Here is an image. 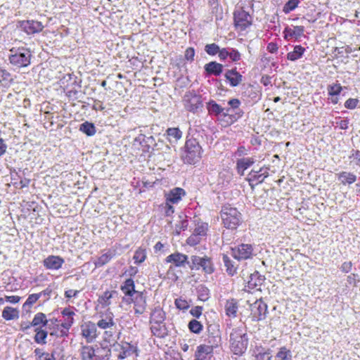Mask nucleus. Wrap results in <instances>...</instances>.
Wrapping results in <instances>:
<instances>
[{
  "mask_svg": "<svg viewBox=\"0 0 360 360\" xmlns=\"http://www.w3.org/2000/svg\"><path fill=\"white\" fill-rule=\"evenodd\" d=\"M63 328L60 326L57 325L56 327L51 328L49 326L47 327V328L49 330V333L51 336H56V337H63L67 335V331L62 329Z\"/></svg>",
  "mask_w": 360,
  "mask_h": 360,
  "instance_id": "43",
  "label": "nucleus"
},
{
  "mask_svg": "<svg viewBox=\"0 0 360 360\" xmlns=\"http://www.w3.org/2000/svg\"><path fill=\"white\" fill-rule=\"evenodd\" d=\"M219 46L214 43L207 44L205 47V51L210 56L216 55L219 52Z\"/></svg>",
  "mask_w": 360,
  "mask_h": 360,
  "instance_id": "51",
  "label": "nucleus"
},
{
  "mask_svg": "<svg viewBox=\"0 0 360 360\" xmlns=\"http://www.w3.org/2000/svg\"><path fill=\"white\" fill-rule=\"evenodd\" d=\"M253 248L250 244H240L231 248L232 256L238 259H247L252 257Z\"/></svg>",
  "mask_w": 360,
  "mask_h": 360,
  "instance_id": "8",
  "label": "nucleus"
},
{
  "mask_svg": "<svg viewBox=\"0 0 360 360\" xmlns=\"http://www.w3.org/2000/svg\"><path fill=\"white\" fill-rule=\"evenodd\" d=\"M359 103L357 98H349L345 103V107L347 109H354Z\"/></svg>",
  "mask_w": 360,
  "mask_h": 360,
  "instance_id": "58",
  "label": "nucleus"
},
{
  "mask_svg": "<svg viewBox=\"0 0 360 360\" xmlns=\"http://www.w3.org/2000/svg\"><path fill=\"white\" fill-rule=\"evenodd\" d=\"M160 210L166 216H171L174 212V208L172 203L168 202L165 200V203H162L160 206Z\"/></svg>",
  "mask_w": 360,
  "mask_h": 360,
  "instance_id": "46",
  "label": "nucleus"
},
{
  "mask_svg": "<svg viewBox=\"0 0 360 360\" xmlns=\"http://www.w3.org/2000/svg\"><path fill=\"white\" fill-rule=\"evenodd\" d=\"M42 263L48 270H58L65 263V260L58 255H49L43 260Z\"/></svg>",
  "mask_w": 360,
  "mask_h": 360,
  "instance_id": "12",
  "label": "nucleus"
},
{
  "mask_svg": "<svg viewBox=\"0 0 360 360\" xmlns=\"http://www.w3.org/2000/svg\"><path fill=\"white\" fill-rule=\"evenodd\" d=\"M304 27L303 26L287 27L283 31L284 38L287 40L290 39H297L304 35Z\"/></svg>",
  "mask_w": 360,
  "mask_h": 360,
  "instance_id": "20",
  "label": "nucleus"
},
{
  "mask_svg": "<svg viewBox=\"0 0 360 360\" xmlns=\"http://www.w3.org/2000/svg\"><path fill=\"white\" fill-rule=\"evenodd\" d=\"M202 148L198 141L191 139L186 141L181 158L185 163L195 164L201 158Z\"/></svg>",
  "mask_w": 360,
  "mask_h": 360,
  "instance_id": "2",
  "label": "nucleus"
},
{
  "mask_svg": "<svg viewBox=\"0 0 360 360\" xmlns=\"http://www.w3.org/2000/svg\"><path fill=\"white\" fill-rule=\"evenodd\" d=\"M134 288V282L131 278L127 279L124 283V285L121 287V290L124 294L130 297H132L134 295H135V292H138L136 291Z\"/></svg>",
  "mask_w": 360,
  "mask_h": 360,
  "instance_id": "35",
  "label": "nucleus"
},
{
  "mask_svg": "<svg viewBox=\"0 0 360 360\" xmlns=\"http://www.w3.org/2000/svg\"><path fill=\"white\" fill-rule=\"evenodd\" d=\"M100 319L97 322L96 327L98 326L101 329H110L115 326L114 315L110 311H107L105 314H102L100 316Z\"/></svg>",
  "mask_w": 360,
  "mask_h": 360,
  "instance_id": "16",
  "label": "nucleus"
},
{
  "mask_svg": "<svg viewBox=\"0 0 360 360\" xmlns=\"http://www.w3.org/2000/svg\"><path fill=\"white\" fill-rule=\"evenodd\" d=\"M250 310L253 321L262 320L266 317L267 305L263 301L259 300L251 304Z\"/></svg>",
  "mask_w": 360,
  "mask_h": 360,
  "instance_id": "11",
  "label": "nucleus"
},
{
  "mask_svg": "<svg viewBox=\"0 0 360 360\" xmlns=\"http://www.w3.org/2000/svg\"><path fill=\"white\" fill-rule=\"evenodd\" d=\"M116 255V250L108 249L103 253L94 262L96 267H101L108 264Z\"/></svg>",
  "mask_w": 360,
  "mask_h": 360,
  "instance_id": "24",
  "label": "nucleus"
},
{
  "mask_svg": "<svg viewBox=\"0 0 360 360\" xmlns=\"http://www.w3.org/2000/svg\"><path fill=\"white\" fill-rule=\"evenodd\" d=\"M342 90V86L340 84H332L328 86V94L331 96H337Z\"/></svg>",
  "mask_w": 360,
  "mask_h": 360,
  "instance_id": "45",
  "label": "nucleus"
},
{
  "mask_svg": "<svg viewBox=\"0 0 360 360\" xmlns=\"http://www.w3.org/2000/svg\"><path fill=\"white\" fill-rule=\"evenodd\" d=\"M81 335L86 342H93L98 336L96 325L91 321L84 322L81 325Z\"/></svg>",
  "mask_w": 360,
  "mask_h": 360,
  "instance_id": "10",
  "label": "nucleus"
},
{
  "mask_svg": "<svg viewBox=\"0 0 360 360\" xmlns=\"http://www.w3.org/2000/svg\"><path fill=\"white\" fill-rule=\"evenodd\" d=\"M189 330L194 333H200L202 330V325L195 319L191 320L188 323Z\"/></svg>",
  "mask_w": 360,
  "mask_h": 360,
  "instance_id": "44",
  "label": "nucleus"
},
{
  "mask_svg": "<svg viewBox=\"0 0 360 360\" xmlns=\"http://www.w3.org/2000/svg\"><path fill=\"white\" fill-rule=\"evenodd\" d=\"M117 295V292L115 290L105 291L98 297V303L103 308L107 307L111 304V299Z\"/></svg>",
  "mask_w": 360,
  "mask_h": 360,
  "instance_id": "27",
  "label": "nucleus"
},
{
  "mask_svg": "<svg viewBox=\"0 0 360 360\" xmlns=\"http://www.w3.org/2000/svg\"><path fill=\"white\" fill-rule=\"evenodd\" d=\"M231 349L234 354L242 355L247 349L248 338L242 327L233 328L230 334Z\"/></svg>",
  "mask_w": 360,
  "mask_h": 360,
  "instance_id": "1",
  "label": "nucleus"
},
{
  "mask_svg": "<svg viewBox=\"0 0 360 360\" xmlns=\"http://www.w3.org/2000/svg\"><path fill=\"white\" fill-rule=\"evenodd\" d=\"M155 145V141L153 136H146L145 135V145L143 152H146L149 150L150 148L154 146Z\"/></svg>",
  "mask_w": 360,
  "mask_h": 360,
  "instance_id": "56",
  "label": "nucleus"
},
{
  "mask_svg": "<svg viewBox=\"0 0 360 360\" xmlns=\"http://www.w3.org/2000/svg\"><path fill=\"white\" fill-rule=\"evenodd\" d=\"M200 239L201 238L199 236L193 233L188 238L186 242L189 245H195L200 242Z\"/></svg>",
  "mask_w": 360,
  "mask_h": 360,
  "instance_id": "59",
  "label": "nucleus"
},
{
  "mask_svg": "<svg viewBox=\"0 0 360 360\" xmlns=\"http://www.w3.org/2000/svg\"><path fill=\"white\" fill-rule=\"evenodd\" d=\"M223 262L226 266V271L230 276H233L236 273L237 268L235 266L234 263L226 255H223Z\"/></svg>",
  "mask_w": 360,
  "mask_h": 360,
  "instance_id": "40",
  "label": "nucleus"
},
{
  "mask_svg": "<svg viewBox=\"0 0 360 360\" xmlns=\"http://www.w3.org/2000/svg\"><path fill=\"white\" fill-rule=\"evenodd\" d=\"M73 323H74L73 316H69V317H66L65 323H62L61 326L63 328H65L66 330V331L68 332V330L72 326Z\"/></svg>",
  "mask_w": 360,
  "mask_h": 360,
  "instance_id": "61",
  "label": "nucleus"
},
{
  "mask_svg": "<svg viewBox=\"0 0 360 360\" xmlns=\"http://www.w3.org/2000/svg\"><path fill=\"white\" fill-rule=\"evenodd\" d=\"M150 330L152 333L158 338H164L167 335L165 322L150 323Z\"/></svg>",
  "mask_w": 360,
  "mask_h": 360,
  "instance_id": "25",
  "label": "nucleus"
},
{
  "mask_svg": "<svg viewBox=\"0 0 360 360\" xmlns=\"http://www.w3.org/2000/svg\"><path fill=\"white\" fill-rule=\"evenodd\" d=\"M219 58L221 60H224L229 57V48H224L222 49H219Z\"/></svg>",
  "mask_w": 360,
  "mask_h": 360,
  "instance_id": "63",
  "label": "nucleus"
},
{
  "mask_svg": "<svg viewBox=\"0 0 360 360\" xmlns=\"http://www.w3.org/2000/svg\"><path fill=\"white\" fill-rule=\"evenodd\" d=\"M225 77L229 80L231 86H238L242 81V75L236 70H228L225 74Z\"/></svg>",
  "mask_w": 360,
  "mask_h": 360,
  "instance_id": "28",
  "label": "nucleus"
},
{
  "mask_svg": "<svg viewBox=\"0 0 360 360\" xmlns=\"http://www.w3.org/2000/svg\"><path fill=\"white\" fill-rule=\"evenodd\" d=\"M175 305L178 309L182 310L187 309L189 307L188 302L181 298H178L175 300Z\"/></svg>",
  "mask_w": 360,
  "mask_h": 360,
  "instance_id": "57",
  "label": "nucleus"
},
{
  "mask_svg": "<svg viewBox=\"0 0 360 360\" xmlns=\"http://www.w3.org/2000/svg\"><path fill=\"white\" fill-rule=\"evenodd\" d=\"M9 61L17 68L27 67L30 64L32 54L29 49L25 47L12 48L10 50Z\"/></svg>",
  "mask_w": 360,
  "mask_h": 360,
  "instance_id": "4",
  "label": "nucleus"
},
{
  "mask_svg": "<svg viewBox=\"0 0 360 360\" xmlns=\"http://www.w3.org/2000/svg\"><path fill=\"white\" fill-rule=\"evenodd\" d=\"M146 257V253L145 250L143 249H138L134 255V259L135 261V263L140 264L143 262Z\"/></svg>",
  "mask_w": 360,
  "mask_h": 360,
  "instance_id": "50",
  "label": "nucleus"
},
{
  "mask_svg": "<svg viewBox=\"0 0 360 360\" xmlns=\"http://www.w3.org/2000/svg\"><path fill=\"white\" fill-rule=\"evenodd\" d=\"M240 103L238 98L229 101L228 104L230 107L226 108V112H224V118H227V120H226V124H233L243 116V111L239 108Z\"/></svg>",
  "mask_w": 360,
  "mask_h": 360,
  "instance_id": "5",
  "label": "nucleus"
},
{
  "mask_svg": "<svg viewBox=\"0 0 360 360\" xmlns=\"http://www.w3.org/2000/svg\"><path fill=\"white\" fill-rule=\"evenodd\" d=\"M272 356L269 351L260 352L256 356V360H271Z\"/></svg>",
  "mask_w": 360,
  "mask_h": 360,
  "instance_id": "60",
  "label": "nucleus"
},
{
  "mask_svg": "<svg viewBox=\"0 0 360 360\" xmlns=\"http://www.w3.org/2000/svg\"><path fill=\"white\" fill-rule=\"evenodd\" d=\"M212 346L200 345L195 353V360H207V356L212 353Z\"/></svg>",
  "mask_w": 360,
  "mask_h": 360,
  "instance_id": "26",
  "label": "nucleus"
},
{
  "mask_svg": "<svg viewBox=\"0 0 360 360\" xmlns=\"http://www.w3.org/2000/svg\"><path fill=\"white\" fill-rule=\"evenodd\" d=\"M209 346H212V349L214 347H218V345L221 343V336L217 334L216 335H210L207 339Z\"/></svg>",
  "mask_w": 360,
  "mask_h": 360,
  "instance_id": "54",
  "label": "nucleus"
},
{
  "mask_svg": "<svg viewBox=\"0 0 360 360\" xmlns=\"http://www.w3.org/2000/svg\"><path fill=\"white\" fill-rule=\"evenodd\" d=\"M253 157H243L236 160V169L240 176L245 174V171L250 168L255 162Z\"/></svg>",
  "mask_w": 360,
  "mask_h": 360,
  "instance_id": "17",
  "label": "nucleus"
},
{
  "mask_svg": "<svg viewBox=\"0 0 360 360\" xmlns=\"http://www.w3.org/2000/svg\"><path fill=\"white\" fill-rule=\"evenodd\" d=\"M195 56V51L193 48H188L185 51V58L188 60H193Z\"/></svg>",
  "mask_w": 360,
  "mask_h": 360,
  "instance_id": "64",
  "label": "nucleus"
},
{
  "mask_svg": "<svg viewBox=\"0 0 360 360\" xmlns=\"http://www.w3.org/2000/svg\"><path fill=\"white\" fill-rule=\"evenodd\" d=\"M31 325L34 327V328H42L48 325V320L46 314L41 312L37 313L31 321Z\"/></svg>",
  "mask_w": 360,
  "mask_h": 360,
  "instance_id": "29",
  "label": "nucleus"
},
{
  "mask_svg": "<svg viewBox=\"0 0 360 360\" xmlns=\"http://www.w3.org/2000/svg\"><path fill=\"white\" fill-rule=\"evenodd\" d=\"M134 302V309L136 314H142L146 309V297L142 292H135L131 297Z\"/></svg>",
  "mask_w": 360,
  "mask_h": 360,
  "instance_id": "15",
  "label": "nucleus"
},
{
  "mask_svg": "<svg viewBox=\"0 0 360 360\" xmlns=\"http://www.w3.org/2000/svg\"><path fill=\"white\" fill-rule=\"evenodd\" d=\"M80 356L82 360H94L96 356L95 349L92 346H83L80 349Z\"/></svg>",
  "mask_w": 360,
  "mask_h": 360,
  "instance_id": "32",
  "label": "nucleus"
},
{
  "mask_svg": "<svg viewBox=\"0 0 360 360\" xmlns=\"http://www.w3.org/2000/svg\"><path fill=\"white\" fill-rule=\"evenodd\" d=\"M167 263H172L176 266H184L188 264V256L179 252H174L169 255L165 259Z\"/></svg>",
  "mask_w": 360,
  "mask_h": 360,
  "instance_id": "19",
  "label": "nucleus"
},
{
  "mask_svg": "<svg viewBox=\"0 0 360 360\" xmlns=\"http://www.w3.org/2000/svg\"><path fill=\"white\" fill-rule=\"evenodd\" d=\"M117 347L121 350L117 355L119 359H124L136 352V347L127 342L117 345Z\"/></svg>",
  "mask_w": 360,
  "mask_h": 360,
  "instance_id": "22",
  "label": "nucleus"
},
{
  "mask_svg": "<svg viewBox=\"0 0 360 360\" xmlns=\"http://www.w3.org/2000/svg\"><path fill=\"white\" fill-rule=\"evenodd\" d=\"M165 319V313L161 308H155L150 315V323L164 322Z\"/></svg>",
  "mask_w": 360,
  "mask_h": 360,
  "instance_id": "37",
  "label": "nucleus"
},
{
  "mask_svg": "<svg viewBox=\"0 0 360 360\" xmlns=\"http://www.w3.org/2000/svg\"><path fill=\"white\" fill-rule=\"evenodd\" d=\"M167 135L169 142H176L182 136V132L179 128H169L167 130Z\"/></svg>",
  "mask_w": 360,
  "mask_h": 360,
  "instance_id": "39",
  "label": "nucleus"
},
{
  "mask_svg": "<svg viewBox=\"0 0 360 360\" xmlns=\"http://www.w3.org/2000/svg\"><path fill=\"white\" fill-rule=\"evenodd\" d=\"M264 279L258 274V273L251 274L250 280L248 282V287L250 289L257 288L260 287Z\"/></svg>",
  "mask_w": 360,
  "mask_h": 360,
  "instance_id": "38",
  "label": "nucleus"
},
{
  "mask_svg": "<svg viewBox=\"0 0 360 360\" xmlns=\"http://www.w3.org/2000/svg\"><path fill=\"white\" fill-rule=\"evenodd\" d=\"M186 194L181 188H174L165 193V200L172 204H177Z\"/></svg>",
  "mask_w": 360,
  "mask_h": 360,
  "instance_id": "18",
  "label": "nucleus"
},
{
  "mask_svg": "<svg viewBox=\"0 0 360 360\" xmlns=\"http://www.w3.org/2000/svg\"><path fill=\"white\" fill-rule=\"evenodd\" d=\"M202 307L199 306L195 307L190 310L191 314L196 318H199L202 315Z\"/></svg>",
  "mask_w": 360,
  "mask_h": 360,
  "instance_id": "62",
  "label": "nucleus"
},
{
  "mask_svg": "<svg viewBox=\"0 0 360 360\" xmlns=\"http://www.w3.org/2000/svg\"><path fill=\"white\" fill-rule=\"evenodd\" d=\"M207 231V224H198L195 229H194L193 233L199 236L200 238L202 236H205L206 235Z\"/></svg>",
  "mask_w": 360,
  "mask_h": 360,
  "instance_id": "49",
  "label": "nucleus"
},
{
  "mask_svg": "<svg viewBox=\"0 0 360 360\" xmlns=\"http://www.w3.org/2000/svg\"><path fill=\"white\" fill-rule=\"evenodd\" d=\"M238 310V303L236 299L231 298L226 301L224 304V311L226 315L230 319L237 317Z\"/></svg>",
  "mask_w": 360,
  "mask_h": 360,
  "instance_id": "21",
  "label": "nucleus"
},
{
  "mask_svg": "<svg viewBox=\"0 0 360 360\" xmlns=\"http://www.w3.org/2000/svg\"><path fill=\"white\" fill-rule=\"evenodd\" d=\"M305 52V49L300 45L294 47L293 51L287 54V59L290 61H295L301 58Z\"/></svg>",
  "mask_w": 360,
  "mask_h": 360,
  "instance_id": "31",
  "label": "nucleus"
},
{
  "mask_svg": "<svg viewBox=\"0 0 360 360\" xmlns=\"http://www.w3.org/2000/svg\"><path fill=\"white\" fill-rule=\"evenodd\" d=\"M221 218L222 223L226 229H235L241 221V214L235 207L230 205L222 207L221 210Z\"/></svg>",
  "mask_w": 360,
  "mask_h": 360,
  "instance_id": "3",
  "label": "nucleus"
},
{
  "mask_svg": "<svg viewBox=\"0 0 360 360\" xmlns=\"http://www.w3.org/2000/svg\"><path fill=\"white\" fill-rule=\"evenodd\" d=\"M184 103L185 108L191 112H194L202 105L200 96L196 94L194 91L186 93L184 97Z\"/></svg>",
  "mask_w": 360,
  "mask_h": 360,
  "instance_id": "9",
  "label": "nucleus"
},
{
  "mask_svg": "<svg viewBox=\"0 0 360 360\" xmlns=\"http://www.w3.org/2000/svg\"><path fill=\"white\" fill-rule=\"evenodd\" d=\"M21 29L27 34H33L40 32L44 28V25L41 22L35 20H25L20 22Z\"/></svg>",
  "mask_w": 360,
  "mask_h": 360,
  "instance_id": "13",
  "label": "nucleus"
},
{
  "mask_svg": "<svg viewBox=\"0 0 360 360\" xmlns=\"http://www.w3.org/2000/svg\"><path fill=\"white\" fill-rule=\"evenodd\" d=\"M35 335L34 337V342L37 344L45 345L46 344V338L49 333V331L41 328H34Z\"/></svg>",
  "mask_w": 360,
  "mask_h": 360,
  "instance_id": "36",
  "label": "nucleus"
},
{
  "mask_svg": "<svg viewBox=\"0 0 360 360\" xmlns=\"http://www.w3.org/2000/svg\"><path fill=\"white\" fill-rule=\"evenodd\" d=\"M79 129L83 133L88 136H93L96 133V128L94 125L88 122H85L80 125Z\"/></svg>",
  "mask_w": 360,
  "mask_h": 360,
  "instance_id": "42",
  "label": "nucleus"
},
{
  "mask_svg": "<svg viewBox=\"0 0 360 360\" xmlns=\"http://www.w3.org/2000/svg\"><path fill=\"white\" fill-rule=\"evenodd\" d=\"M277 360H291L292 352L290 349L285 347H282L279 349L278 352L276 355Z\"/></svg>",
  "mask_w": 360,
  "mask_h": 360,
  "instance_id": "41",
  "label": "nucleus"
},
{
  "mask_svg": "<svg viewBox=\"0 0 360 360\" xmlns=\"http://www.w3.org/2000/svg\"><path fill=\"white\" fill-rule=\"evenodd\" d=\"M229 57L230 59L233 62H237L240 60V53L238 52V50L233 49V48H229Z\"/></svg>",
  "mask_w": 360,
  "mask_h": 360,
  "instance_id": "55",
  "label": "nucleus"
},
{
  "mask_svg": "<svg viewBox=\"0 0 360 360\" xmlns=\"http://www.w3.org/2000/svg\"><path fill=\"white\" fill-rule=\"evenodd\" d=\"M144 145H145V135L144 134H139L138 136H136L133 142V146L139 150H142L143 151L144 149Z\"/></svg>",
  "mask_w": 360,
  "mask_h": 360,
  "instance_id": "47",
  "label": "nucleus"
},
{
  "mask_svg": "<svg viewBox=\"0 0 360 360\" xmlns=\"http://www.w3.org/2000/svg\"><path fill=\"white\" fill-rule=\"evenodd\" d=\"M41 297V294L34 293L30 295L26 300V302L23 304V307H31L33 304H34L39 298Z\"/></svg>",
  "mask_w": 360,
  "mask_h": 360,
  "instance_id": "53",
  "label": "nucleus"
},
{
  "mask_svg": "<svg viewBox=\"0 0 360 360\" xmlns=\"http://www.w3.org/2000/svg\"><path fill=\"white\" fill-rule=\"evenodd\" d=\"M2 317L7 321L18 319L19 311L11 307H6L2 311Z\"/></svg>",
  "mask_w": 360,
  "mask_h": 360,
  "instance_id": "34",
  "label": "nucleus"
},
{
  "mask_svg": "<svg viewBox=\"0 0 360 360\" xmlns=\"http://www.w3.org/2000/svg\"><path fill=\"white\" fill-rule=\"evenodd\" d=\"M191 261L195 269H199L202 268V271L205 274H211L214 271V264L211 260V259L208 257H199V256H192Z\"/></svg>",
  "mask_w": 360,
  "mask_h": 360,
  "instance_id": "7",
  "label": "nucleus"
},
{
  "mask_svg": "<svg viewBox=\"0 0 360 360\" xmlns=\"http://www.w3.org/2000/svg\"><path fill=\"white\" fill-rule=\"evenodd\" d=\"M233 15L235 26L240 31L245 30L252 23V17L243 9L236 10Z\"/></svg>",
  "mask_w": 360,
  "mask_h": 360,
  "instance_id": "6",
  "label": "nucleus"
},
{
  "mask_svg": "<svg viewBox=\"0 0 360 360\" xmlns=\"http://www.w3.org/2000/svg\"><path fill=\"white\" fill-rule=\"evenodd\" d=\"M269 176V168L262 167L258 171L252 169L248 175V181L250 184H259Z\"/></svg>",
  "mask_w": 360,
  "mask_h": 360,
  "instance_id": "14",
  "label": "nucleus"
},
{
  "mask_svg": "<svg viewBox=\"0 0 360 360\" xmlns=\"http://www.w3.org/2000/svg\"><path fill=\"white\" fill-rule=\"evenodd\" d=\"M205 70L208 74L218 76L222 72L223 65L212 61L205 65Z\"/></svg>",
  "mask_w": 360,
  "mask_h": 360,
  "instance_id": "30",
  "label": "nucleus"
},
{
  "mask_svg": "<svg viewBox=\"0 0 360 360\" xmlns=\"http://www.w3.org/2000/svg\"><path fill=\"white\" fill-rule=\"evenodd\" d=\"M338 180L344 185L352 184L356 180V176L351 172H342L337 174Z\"/></svg>",
  "mask_w": 360,
  "mask_h": 360,
  "instance_id": "33",
  "label": "nucleus"
},
{
  "mask_svg": "<svg viewBox=\"0 0 360 360\" xmlns=\"http://www.w3.org/2000/svg\"><path fill=\"white\" fill-rule=\"evenodd\" d=\"M210 290L205 286L199 287L198 290V298L202 301H206L209 298Z\"/></svg>",
  "mask_w": 360,
  "mask_h": 360,
  "instance_id": "52",
  "label": "nucleus"
},
{
  "mask_svg": "<svg viewBox=\"0 0 360 360\" xmlns=\"http://www.w3.org/2000/svg\"><path fill=\"white\" fill-rule=\"evenodd\" d=\"M300 0H289L283 6V11L285 13H289L290 12L295 10Z\"/></svg>",
  "mask_w": 360,
  "mask_h": 360,
  "instance_id": "48",
  "label": "nucleus"
},
{
  "mask_svg": "<svg viewBox=\"0 0 360 360\" xmlns=\"http://www.w3.org/2000/svg\"><path fill=\"white\" fill-rule=\"evenodd\" d=\"M207 110L210 115H214L219 117V119L223 117V120L226 122L227 118H224V112H226V108H222L220 105L217 104L214 101H210L207 103Z\"/></svg>",
  "mask_w": 360,
  "mask_h": 360,
  "instance_id": "23",
  "label": "nucleus"
}]
</instances>
